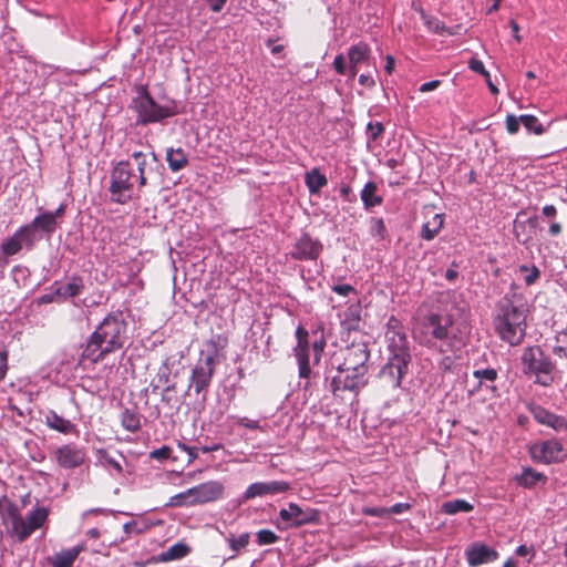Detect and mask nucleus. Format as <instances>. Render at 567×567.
Here are the masks:
<instances>
[{"mask_svg": "<svg viewBox=\"0 0 567 567\" xmlns=\"http://www.w3.org/2000/svg\"><path fill=\"white\" fill-rule=\"evenodd\" d=\"M333 66L338 74H341V75L347 74V61L342 54H339L334 58Z\"/></svg>", "mask_w": 567, "mask_h": 567, "instance_id": "obj_52", "label": "nucleus"}, {"mask_svg": "<svg viewBox=\"0 0 567 567\" xmlns=\"http://www.w3.org/2000/svg\"><path fill=\"white\" fill-rule=\"evenodd\" d=\"M468 68L476 73L482 74L485 79H488L489 72L485 69L483 62L477 59H471L468 62Z\"/></svg>", "mask_w": 567, "mask_h": 567, "instance_id": "obj_49", "label": "nucleus"}, {"mask_svg": "<svg viewBox=\"0 0 567 567\" xmlns=\"http://www.w3.org/2000/svg\"><path fill=\"white\" fill-rule=\"evenodd\" d=\"M33 244L34 241L22 226L1 245V251L6 256H12L19 252L23 245L31 247Z\"/></svg>", "mask_w": 567, "mask_h": 567, "instance_id": "obj_24", "label": "nucleus"}, {"mask_svg": "<svg viewBox=\"0 0 567 567\" xmlns=\"http://www.w3.org/2000/svg\"><path fill=\"white\" fill-rule=\"evenodd\" d=\"M54 458L63 468H75L83 464L85 453L75 444H65L55 450Z\"/></svg>", "mask_w": 567, "mask_h": 567, "instance_id": "obj_18", "label": "nucleus"}, {"mask_svg": "<svg viewBox=\"0 0 567 567\" xmlns=\"http://www.w3.org/2000/svg\"><path fill=\"white\" fill-rule=\"evenodd\" d=\"M384 132V126L380 122H369L367 126V134L369 140L377 141Z\"/></svg>", "mask_w": 567, "mask_h": 567, "instance_id": "obj_44", "label": "nucleus"}, {"mask_svg": "<svg viewBox=\"0 0 567 567\" xmlns=\"http://www.w3.org/2000/svg\"><path fill=\"white\" fill-rule=\"evenodd\" d=\"M476 380V384L470 390V395H473L481 390L491 391L494 395H498V388L495 385V381L498 379V371L494 368H477L472 373Z\"/></svg>", "mask_w": 567, "mask_h": 567, "instance_id": "obj_20", "label": "nucleus"}, {"mask_svg": "<svg viewBox=\"0 0 567 567\" xmlns=\"http://www.w3.org/2000/svg\"><path fill=\"white\" fill-rule=\"evenodd\" d=\"M138 172V187H144L147 184V174L152 172V164L157 162L155 153L146 155L142 152H134L131 156Z\"/></svg>", "mask_w": 567, "mask_h": 567, "instance_id": "obj_25", "label": "nucleus"}, {"mask_svg": "<svg viewBox=\"0 0 567 567\" xmlns=\"http://www.w3.org/2000/svg\"><path fill=\"white\" fill-rule=\"evenodd\" d=\"M65 204H61L54 212H47L48 214H51L53 216V219L55 221H59L63 218L65 214Z\"/></svg>", "mask_w": 567, "mask_h": 567, "instance_id": "obj_62", "label": "nucleus"}, {"mask_svg": "<svg viewBox=\"0 0 567 567\" xmlns=\"http://www.w3.org/2000/svg\"><path fill=\"white\" fill-rule=\"evenodd\" d=\"M399 320L391 318L385 333L390 355L406 357L411 359L410 347L406 333L399 328Z\"/></svg>", "mask_w": 567, "mask_h": 567, "instance_id": "obj_14", "label": "nucleus"}, {"mask_svg": "<svg viewBox=\"0 0 567 567\" xmlns=\"http://www.w3.org/2000/svg\"><path fill=\"white\" fill-rule=\"evenodd\" d=\"M414 338L421 346L442 353L453 352L464 344V336L452 316L439 312H431L419 320Z\"/></svg>", "mask_w": 567, "mask_h": 567, "instance_id": "obj_1", "label": "nucleus"}, {"mask_svg": "<svg viewBox=\"0 0 567 567\" xmlns=\"http://www.w3.org/2000/svg\"><path fill=\"white\" fill-rule=\"evenodd\" d=\"M524 372L535 377V383L548 386L553 383L554 363L545 357L539 347H528L522 354Z\"/></svg>", "mask_w": 567, "mask_h": 567, "instance_id": "obj_7", "label": "nucleus"}, {"mask_svg": "<svg viewBox=\"0 0 567 567\" xmlns=\"http://www.w3.org/2000/svg\"><path fill=\"white\" fill-rule=\"evenodd\" d=\"M440 83L441 82L439 80L425 82L420 86V92L426 93V92L434 91L440 85Z\"/></svg>", "mask_w": 567, "mask_h": 567, "instance_id": "obj_60", "label": "nucleus"}, {"mask_svg": "<svg viewBox=\"0 0 567 567\" xmlns=\"http://www.w3.org/2000/svg\"><path fill=\"white\" fill-rule=\"evenodd\" d=\"M332 291L342 297H348L351 292H354V288L348 284L334 285Z\"/></svg>", "mask_w": 567, "mask_h": 567, "instance_id": "obj_54", "label": "nucleus"}, {"mask_svg": "<svg viewBox=\"0 0 567 567\" xmlns=\"http://www.w3.org/2000/svg\"><path fill=\"white\" fill-rule=\"evenodd\" d=\"M526 309L523 305L506 301L494 319V327L499 338L511 346H518L526 334Z\"/></svg>", "mask_w": 567, "mask_h": 567, "instance_id": "obj_4", "label": "nucleus"}, {"mask_svg": "<svg viewBox=\"0 0 567 567\" xmlns=\"http://www.w3.org/2000/svg\"><path fill=\"white\" fill-rule=\"evenodd\" d=\"M542 213L544 216L551 218L556 216L557 209L554 205H545L542 209Z\"/></svg>", "mask_w": 567, "mask_h": 567, "instance_id": "obj_64", "label": "nucleus"}, {"mask_svg": "<svg viewBox=\"0 0 567 567\" xmlns=\"http://www.w3.org/2000/svg\"><path fill=\"white\" fill-rule=\"evenodd\" d=\"M55 295L60 298V301H64L69 298L76 297L82 293L84 289V282L81 277L73 276L68 282L61 284L55 281Z\"/></svg>", "mask_w": 567, "mask_h": 567, "instance_id": "obj_26", "label": "nucleus"}, {"mask_svg": "<svg viewBox=\"0 0 567 567\" xmlns=\"http://www.w3.org/2000/svg\"><path fill=\"white\" fill-rule=\"evenodd\" d=\"M341 355L342 362L336 355L331 359V368L327 373H331L332 369L367 373L368 368L365 363L369 360L370 353L365 343H352L341 351Z\"/></svg>", "mask_w": 567, "mask_h": 567, "instance_id": "obj_9", "label": "nucleus"}, {"mask_svg": "<svg viewBox=\"0 0 567 567\" xmlns=\"http://www.w3.org/2000/svg\"><path fill=\"white\" fill-rule=\"evenodd\" d=\"M178 447L188 454V457H189L188 462L189 463L197 458L198 455H197V449L196 447L188 446V445H186L184 443H178Z\"/></svg>", "mask_w": 567, "mask_h": 567, "instance_id": "obj_58", "label": "nucleus"}, {"mask_svg": "<svg viewBox=\"0 0 567 567\" xmlns=\"http://www.w3.org/2000/svg\"><path fill=\"white\" fill-rule=\"evenodd\" d=\"M308 337V331L299 326L296 330L297 346L293 348V352L298 362L299 378L305 380H309L312 374L309 362L310 349Z\"/></svg>", "mask_w": 567, "mask_h": 567, "instance_id": "obj_15", "label": "nucleus"}, {"mask_svg": "<svg viewBox=\"0 0 567 567\" xmlns=\"http://www.w3.org/2000/svg\"><path fill=\"white\" fill-rule=\"evenodd\" d=\"M289 489V484L285 481L256 482L250 484L243 494V501L269 495L284 494Z\"/></svg>", "mask_w": 567, "mask_h": 567, "instance_id": "obj_16", "label": "nucleus"}, {"mask_svg": "<svg viewBox=\"0 0 567 567\" xmlns=\"http://www.w3.org/2000/svg\"><path fill=\"white\" fill-rule=\"evenodd\" d=\"M530 457L538 463L553 464L563 462L566 457L563 444L557 440L535 443L529 447Z\"/></svg>", "mask_w": 567, "mask_h": 567, "instance_id": "obj_10", "label": "nucleus"}, {"mask_svg": "<svg viewBox=\"0 0 567 567\" xmlns=\"http://www.w3.org/2000/svg\"><path fill=\"white\" fill-rule=\"evenodd\" d=\"M38 302L41 303V305L51 303V302H61L60 298L58 297V295H55V286H54V284L50 287V291L49 292L42 295L39 298Z\"/></svg>", "mask_w": 567, "mask_h": 567, "instance_id": "obj_50", "label": "nucleus"}, {"mask_svg": "<svg viewBox=\"0 0 567 567\" xmlns=\"http://www.w3.org/2000/svg\"><path fill=\"white\" fill-rule=\"evenodd\" d=\"M506 130L509 134H516L519 130V124L522 123L519 117H516L515 115H507L506 116Z\"/></svg>", "mask_w": 567, "mask_h": 567, "instance_id": "obj_51", "label": "nucleus"}, {"mask_svg": "<svg viewBox=\"0 0 567 567\" xmlns=\"http://www.w3.org/2000/svg\"><path fill=\"white\" fill-rule=\"evenodd\" d=\"M121 423L123 427L132 433L141 429V415L132 409H125L121 414Z\"/></svg>", "mask_w": 567, "mask_h": 567, "instance_id": "obj_35", "label": "nucleus"}, {"mask_svg": "<svg viewBox=\"0 0 567 567\" xmlns=\"http://www.w3.org/2000/svg\"><path fill=\"white\" fill-rule=\"evenodd\" d=\"M530 413L535 421L542 425L549 426L558 432L567 430V421L564 416L554 414L540 405L533 406Z\"/></svg>", "mask_w": 567, "mask_h": 567, "instance_id": "obj_23", "label": "nucleus"}, {"mask_svg": "<svg viewBox=\"0 0 567 567\" xmlns=\"http://www.w3.org/2000/svg\"><path fill=\"white\" fill-rule=\"evenodd\" d=\"M516 481L518 485L525 488H532L539 482L545 484L547 482V477L543 473L537 472L532 467H523V471L519 475H517Z\"/></svg>", "mask_w": 567, "mask_h": 567, "instance_id": "obj_29", "label": "nucleus"}, {"mask_svg": "<svg viewBox=\"0 0 567 567\" xmlns=\"http://www.w3.org/2000/svg\"><path fill=\"white\" fill-rule=\"evenodd\" d=\"M377 190L378 186L374 182H368L361 190L360 196L365 209H371L382 204L383 199L377 195Z\"/></svg>", "mask_w": 567, "mask_h": 567, "instance_id": "obj_31", "label": "nucleus"}, {"mask_svg": "<svg viewBox=\"0 0 567 567\" xmlns=\"http://www.w3.org/2000/svg\"><path fill=\"white\" fill-rule=\"evenodd\" d=\"M123 530L125 534H132V533H141L142 529L138 527V524L135 522H128L123 525Z\"/></svg>", "mask_w": 567, "mask_h": 567, "instance_id": "obj_61", "label": "nucleus"}, {"mask_svg": "<svg viewBox=\"0 0 567 567\" xmlns=\"http://www.w3.org/2000/svg\"><path fill=\"white\" fill-rule=\"evenodd\" d=\"M218 364V344L216 341L209 340L200 350L199 359L192 368L187 393L194 391L196 395H202V401L205 402Z\"/></svg>", "mask_w": 567, "mask_h": 567, "instance_id": "obj_3", "label": "nucleus"}, {"mask_svg": "<svg viewBox=\"0 0 567 567\" xmlns=\"http://www.w3.org/2000/svg\"><path fill=\"white\" fill-rule=\"evenodd\" d=\"M305 182L310 194H319L321 188L328 184L327 177L318 168L307 172Z\"/></svg>", "mask_w": 567, "mask_h": 567, "instance_id": "obj_33", "label": "nucleus"}, {"mask_svg": "<svg viewBox=\"0 0 567 567\" xmlns=\"http://www.w3.org/2000/svg\"><path fill=\"white\" fill-rule=\"evenodd\" d=\"M369 48L364 43L352 45L348 52L349 64L359 65L368 60Z\"/></svg>", "mask_w": 567, "mask_h": 567, "instance_id": "obj_37", "label": "nucleus"}, {"mask_svg": "<svg viewBox=\"0 0 567 567\" xmlns=\"http://www.w3.org/2000/svg\"><path fill=\"white\" fill-rule=\"evenodd\" d=\"M59 221L53 219L51 214L47 212L35 216V218L28 225L23 226L27 230V234L32 238L35 243L41 238L40 233L50 237L58 228Z\"/></svg>", "mask_w": 567, "mask_h": 567, "instance_id": "obj_19", "label": "nucleus"}, {"mask_svg": "<svg viewBox=\"0 0 567 567\" xmlns=\"http://www.w3.org/2000/svg\"><path fill=\"white\" fill-rule=\"evenodd\" d=\"M279 517L285 523V527H300L318 520V511L308 508L302 509L295 503H289L287 507L279 511Z\"/></svg>", "mask_w": 567, "mask_h": 567, "instance_id": "obj_13", "label": "nucleus"}, {"mask_svg": "<svg viewBox=\"0 0 567 567\" xmlns=\"http://www.w3.org/2000/svg\"><path fill=\"white\" fill-rule=\"evenodd\" d=\"M519 272L524 275L523 280L527 286L534 285L540 276V271L536 266L528 267L526 265H522L519 267Z\"/></svg>", "mask_w": 567, "mask_h": 567, "instance_id": "obj_40", "label": "nucleus"}, {"mask_svg": "<svg viewBox=\"0 0 567 567\" xmlns=\"http://www.w3.org/2000/svg\"><path fill=\"white\" fill-rule=\"evenodd\" d=\"M277 540L278 536L269 529H261L257 533V542L259 545H271Z\"/></svg>", "mask_w": 567, "mask_h": 567, "instance_id": "obj_43", "label": "nucleus"}, {"mask_svg": "<svg viewBox=\"0 0 567 567\" xmlns=\"http://www.w3.org/2000/svg\"><path fill=\"white\" fill-rule=\"evenodd\" d=\"M332 375L330 382V390L334 396H340L341 392L350 391L357 393L367 384L365 373H359L358 371H340Z\"/></svg>", "mask_w": 567, "mask_h": 567, "instance_id": "obj_11", "label": "nucleus"}, {"mask_svg": "<svg viewBox=\"0 0 567 567\" xmlns=\"http://www.w3.org/2000/svg\"><path fill=\"white\" fill-rule=\"evenodd\" d=\"M238 424L244 427L251 429V430H257L260 427L258 421L249 420L247 417L238 419Z\"/></svg>", "mask_w": 567, "mask_h": 567, "instance_id": "obj_59", "label": "nucleus"}, {"mask_svg": "<svg viewBox=\"0 0 567 567\" xmlns=\"http://www.w3.org/2000/svg\"><path fill=\"white\" fill-rule=\"evenodd\" d=\"M324 347H326V341L322 337H320V339H316L312 342L313 362L316 364L320 361V357H321V353L323 352Z\"/></svg>", "mask_w": 567, "mask_h": 567, "instance_id": "obj_48", "label": "nucleus"}, {"mask_svg": "<svg viewBox=\"0 0 567 567\" xmlns=\"http://www.w3.org/2000/svg\"><path fill=\"white\" fill-rule=\"evenodd\" d=\"M444 224L443 214H435L430 220L422 225L421 237L424 240H432L440 233Z\"/></svg>", "mask_w": 567, "mask_h": 567, "instance_id": "obj_32", "label": "nucleus"}, {"mask_svg": "<svg viewBox=\"0 0 567 567\" xmlns=\"http://www.w3.org/2000/svg\"><path fill=\"white\" fill-rule=\"evenodd\" d=\"M474 506L465 499H451L442 505V511L449 515L472 512Z\"/></svg>", "mask_w": 567, "mask_h": 567, "instance_id": "obj_36", "label": "nucleus"}, {"mask_svg": "<svg viewBox=\"0 0 567 567\" xmlns=\"http://www.w3.org/2000/svg\"><path fill=\"white\" fill-rule=\"evenodd\" d=\"M44 423L49 429L60 432L62 434H72L76 432V425L74 423H72L68 419L62 417L53 410H49L45 412Z\"/></svg>", "mask_w": 567, "mask_h": 567, "instance_id": "obj_27", "label": "nucleus"}, {"mask_svg": "<svg viewBox=\"0 0 567 567\" xmlns=\"http://www.w3.org/2000/svg\"><path fill=\"white\" fill-rule=\"evenodd\" d=\"M516 555L520 556V557L530 555V558L528 560V561H530L532 558L535 556V550L533 547H528L527 545H520L516 548Z\"/></svg>", "mask_w": 567, "mask_h": 567, "instance_id": "obj_56", "label": "nucleus"}, {"mask_svg": "<svg viewBox=\"0 0 567 567\" xmlns=\"http://www.w3.org/2000/svg\"><path fill=\"white\" fill-rule=\"evenodd\" d=\"M82 549V546L64 549L50 557L49 563L52 567H72Z\"/></svg>", "mask_w": 567, "mask_h": 567, "instance_id": "obj_28", "label": "nucleus"}, {"mask_svg": "<svg viewBox=\"0 0 567 567\" xmlns=\"http://www.w3.org/2000/svg\"><path fill=\"white\" fill-rule=\"evenodd\" d=\"M190 553V548L185 543H176L167 548L165 551L161 553L159 560L161 561H172L184 558Z\"/></svg>", "mask_w": 567, "mask_h": 567, "instance_id": "obj_34", "label": "nucleus"}, {"mask_svg": "<svg viewBox=\"0 0 567 567\" xmlns=\"http://www.w3.org/2000/svg\"><path fill=\"white\" fill-rule=\"evenodd\" d=\"M166 161L172 172H179L188 165V156L183 148H167Z\"/></svg>", "mask_w": 567, "mask_h": 567, "instance_id": "obj_30", "label": "nucleus"}, {"mask_svg": "<svg viewBox=\"0 0 567 567\" xmlns=\"http://www.w3.org/2000/svg\"><path fill=\"white\" fill-rule=\"evenodd\" d=\"M134 173L130 161H121L114 165L110 174V198L116 204H127L134 196Z\"/></svg>", "mask_w": 567, "mask_h": 567, "instance_id": "obj_6", "label": "nucleus"}, {"mask_svg": "<svg viewBox=\"0 0 567 567\" xmlns=\"http://www.w3.org/2000/svg\"><path fill=\"white\" fill-rule=\"evenodd\" d=\"M172 449L167 445H164L159 449H156L150 453V457L152 460H156L159 462L166 461L171 457Z\"/></svg>", "mask_w": 567, "mask_h": 567, "instance_id": "obj_45", "label": "nucleus"}, {"mask_svg": "<svg viewBox=\"0 0 567 567\" xmlns=\"http://www.w3.org/2000/svg\"><path fill=\"white\" fill-rule=\"evenodd\" d=\"M166 505L172 507L194 506L195 502L192 488L172 496Z\"/></svg>", "mask_w": 567, "mask_h": 567, "instance_id": "obj_38", "label": "nucleus"}, {"mask_svg": "<svg viewBox=\"0 0 567 567\" xmlns=\"http://www.w3.org/2000/svg\"><path fill=\"white\" fill-rule=\"evenodd\" d=\"M213 12H220L227 0H205Z\"/></svg>", "mask_w": 567, "mask_h": 567, "instance_id": "obj_57", "label": "nucleus"}, {"mask_svg": "<svg viewBox=\"0 0 567 567\" xmlns=\"http://www.w3.org/2000/svg\"><path fill=\"white\" fill-rule=\"evenodd\" d=\"M195 505L221 498L224 485L218 481H208L192 487Z\"/></svg>", "mask_w": 567, "mask_h": 567, "instance_id": "obj_21", "label": "nucleus"}, {"mask_svg": "<svg viewBox=\"0 0 567 567\" xmlns=\"http://www.w3.org/2000/svg\"><path fill=\"white\" fill-rule=\"evenodd\" d=\"M370 234L379 239H384L386 235V228L382 218L370 219Z\"/></svg>", "mask_w": 567, "mask_h": 567, "instance_id": "obj_42", "label": "nucleus"}, {"mask_svg": "<svg viewBox=\"0 0 567 567\" xmlns=\"http://www.w3.org/2000/svg\"><path fill=\"white\" fill-rule=\"evenodd\" d=\"M411 359L406 357L390 355L388 362L382 367L379 377L384 384L398 389L401 381L408 373Z\"/></svg>", "mask_w": 567, "mask_h": 567, "instance_id": "obj_12", "label": "nucleus"}, {"mask_svg": "<svg viewBox=\"0 0 567 567\" xmlns=\"http://www.w3.org/2000/svg\"><path fill=\"white\" fill-rule=\"evenodd\" d=\"M127 340V323L121 311L107 315L89 337L82 359L92 363L104 360L109 354L122 349Z\"/></svg>", "mask_w": 567, "mask_h": 567, "instance_id": "obj_2", "label": "nucleus"}, {"mask_svg": "<svg viewBox=\"0 0 567 567\" xmlns=\"http://www.w3.org/2000/svg\"><path fill=\"white\" fill-rule=\"evenodd\" d=\"M363 513L372 517H385L388 515V507H365Z\"/></svg>", "mask_w": 567, "mask_h": 567, "instance_id": "obj_53", "label": "nucleus"}, {"mask_svg": "<svg viewBox=\"0 0 567 567\" xmlns=\"http://www.w3.org/2000/svg\"><path fill=\"white\" fill-rule=\"evenodd\" d=\"M9 352L6 348H0V383L6 379L9 369L8 364Z\"/></svg>", "mask_w": 567, "mask_h": 567, "instance_id": "obj_46", "label": "nucleus"}, {"mask_svg": "<svg viewBox=\"0 0 567 567\" xmlns=\"http://www.w3.org/2000/svg\"><path fill=\"white\" fill-rule=\"evenodd\" d=\"M131 107L136 113V124L140 125L158 123L177 113L174 103L165 105L157 104L150 95L146 86L143 85L136 87V95L132 100Z\"/></svg>", "mask_w": 567, "mask_h": 567, "instance_id": "obj_5", "label": "nucleus"}, {"mask_svg": "<svg viewBox=\"0 0 567 567\" xmlns=\"http://www.w3.org/2000/svg\"><path fill=\"white\" fill-rule=\"evenodd\" d=\"M359 83L363 86L372 87L375 82L370 74H361L359 76Z\"/></svg>", "mask_w": 567, "mask_h": 567, "instance_id": "obj_63", "label": "nucleus"}, {"mask_svg": "<svg viewBox=\"0 0 567 567\" xmlns=\"http://www.w3.org/2000/svg\"><path fill=\"white\" fill-rule=\"evenodd\" d=\"M101 460L102 462L114 468L118 474H122L123 472V467H122V464L118 460H116L115 457L111 456L109 453L106 452H103L102 455H101Z\"/></svg>", "mask_w": 567, "mask_h": 567, "instance_id": "obj_47", "label": "nucleus"}, {"mask_svg": "<svg viewBox=\"0 0 567 567\" xmlns=\"http://www.w3.org/2000/svg\"><path fill=\"white\" fill-rule=\"evenodd\" d=\"M48 514L49 512L45 507H35L25 518L17 512H9L11 518L10 534L14 536L18 542H24L33 532L44 524Z\"/></svg>", "mask_w": 567, "mask_h": 567, "instance_id": "obj_8", "label": "nucleus"}, {"mask_svg": "<svg viewBox=\"0 0 567 567\" xmlns=\"http://www.w3.org/2000/svg\"><path fill=\"white\" fill-rule=\"evenodd\" d=\"M321 250L322 245L319 240L312 239L308 234H303L292 246L290 256L296 260H316Z\"/></svg>", "mask_w": 567, "mask_h": 567, "instance_id": "obj_17", "label": "nucleus"}, {"mask_svg": "<svg viewBox=\"0 0 567 567\" xmlns=\"http://www.w3.org/2000/svg\"><path fill=\"white\" fill-rule=\"evenodd\" d=\"M249 534L248 533H244L241 535H239L238 537H235L234 535H231L230 537H228V544L231 548V550L236 554L238 551H240L241 549H244L248 543H249Z\"/></svg>", "mask_w": 567, "mask_h": 567, "instance_id": "obj_41", "label": "nucleus"}, {"mask_svg": "<svg viewBox=\"0 0 567 567\" xmlns=\"http://www.w3.org/2000/svg\"><path fill=\"white\" fill-rule=\"evenodd\" d=\"M411 508V505L409 503H396L391 507H388V515L394 514L399 515L402 514Z\"/></svg>", "mask_w": 567, "mask_h": 567, "instance_id": "obj_55", "label": "nucleus"}, {"mask_svg": "<svg viewBox=\"0 0 567 567\" xmlns=\"http://www.w3.org/2000/svg\"><path fill=\"white\" fill-rule=\"evenodd\" d=\"M465 555L470 566H480L498 558V553L495 549L482 543L473 544L466 549Z\"/></svg>", "mask_w": 567, "mask_h": 567, "instance_id": "obj_22", "label": "nucleus"}, {"mask_svg": "<svg viewBox=\"0 0 567 567\" xmlns=\"http://www.w3.org/2000/svg\"><path fill=\"white\" fill-rule=\"evenodd\" d=\"M519 120L524 127L529 132L536 135H542L547 131L536 116L529 114H523L519 116Z\"/></svg>", "mask_w": 567, "mask_h": 567, "instance_id": "obj_39", "label": "nucleus"}]
</instances>
